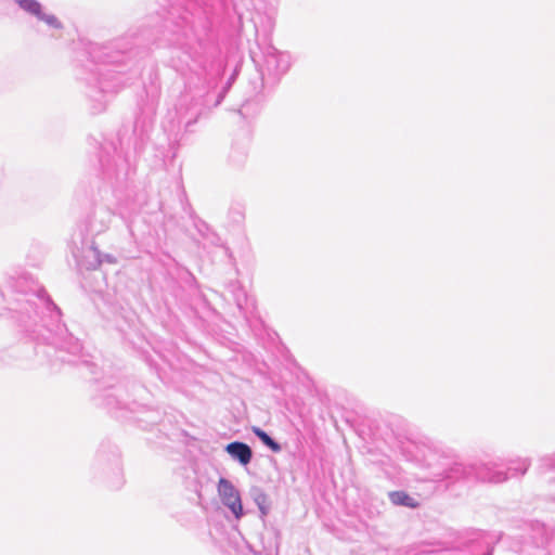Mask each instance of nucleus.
Listing matches in <instances>:
<instances>
[{"label":"nucleus","instance_id":"f03ea898","mask_svg":"<svg viewBox=\"0 0 555 555\" xmlns=\"http://www.w3.org/2000/svg\"><path fill=\"white\" fill-rule=\"evenodd\" d=\"M225 450L232 457L237 459L242 465H247L253 456L250 448L243 442H231Z\"/></svg>","mask_w":555,"mask_h":555},{"label":"nucleus","instance_id":"20e7f679","mask_svg":"<svg viewBox=\"0 0 555 555\" xmlns=\"http://www.w3.org/2000/svg\"><path fill=\"white\" fill-rule=\"evenodd\" d=\"M251 430L273 452H279L281 450L280 444L275 442L266 431L259 427H253Z\"/></svg>","mask_w":555,"mask_h":555},{"label":"nucleus","instance_id":"39448f33","mask_svg":"<svg viewBox=\"0 0 555 555\" xmlns=\"http://www.w3.org/2000/svg\"><path fill=\"white\" fill-rule=\"evenodd\" d=\"M15 1L23 10L27 11L28 13H30L37 17H40L41 5L38 1H36V0H15Z\"/></svg>","mask_w":555,"mask_h":555},{"label":"nucleus","instance_id":"f257e3e1","mask_svg":"<svg viewBox=\"0 0 555 555\" xmlns=\"http://www.w3.org/2000/svg\"><path fill=\"white\" fill-rule=\"evenodd\" d=\"M218 493L223 502L236 518H240L243 514V506L240 498V493L234 486L227 479L220 478L218 482Z\"/></svg>","mask_w":555,"mask_h":555},{"label":"nucleus","instance_id":"423d86ee","mask_svg":"<svg viewBox=\"0 0 555 555\" xmlns=\"http://www.w3.org/2000/svg\"><path fill=\"white\" fill-rule=\"evenodd\" d=\"M40 20L44 21L47 24H49L52 27L61 28V22L54 16V15H43L40 13Z\"/></svg>","mask_w":555,"mask_h":555},{"label":"nucleus","instance_id":"7ed1b4c3","mask_svg":"<svg viewBox=\"0 0 555 555\" xmlns=\"http://www.w3.org/2000/svg\"><path fill=\"white\" fill-rule=\"evenodd\" d=\"M389 499L395 505H403L408 507L415 508L418 506V503L415 499L411 498L404 491H393L389 493Z\"/></svg>","mask_w":555,"mask_h":555}]
</instances>
